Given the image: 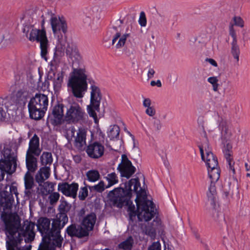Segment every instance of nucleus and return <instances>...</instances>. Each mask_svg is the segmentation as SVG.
I'll return each mask as SVG.
<instances>
[{"label":"nucleus","mask_w":250,"mask_h":250,"mask_svg":"<svg viewBox=\"0 0 250 250\" xmlns=\"http://www.w3.org/2000/svg\"><path fill=\"white\" fill-rule=\"evenodd\" d=\"M120 128L117 125L110 126L107 132V136L110 140H113L119 137Z\"/></svg>","instance_id":"34"},{"label":"nucleus","mask_w":250,"mask_h":250,"mask_svg":"<svg viewBox=\"0 0 250 250\" xmlns=\"http://www.w3.org/2000/svg\"><path fill=\"white\" fill-rule=\"evenodd\" d=\"M4 35L2 33H0V46L2 47L6 44V41L4 40Z\"/></svg>","instance_id":"61"},{"label":"nucleus","mask_w":250,"mask_h":250,"mask_svg":"<svg viewBox=\"0 0 250 250\" xmlns=\"http://www.w3.org/2000/svg\"><path fill=\"white\" fill-rule=\"evenodd\" d=\"M239 193L238 188L235 183L233 184L232 186V191L231 193H229V190H226L224 188L223 196L226 199H229V197H232L233 195H237Z\"/></svg>","instance_id":"38"},{"label":"nucleus","mask_w":250,"mask_h":250,"mask_svg":"<svg viewBox=\"0 0 250 250\" xmlns=\"http://www.w3.org/2000/svg\"><path fill=\"white\" fill-rule=\"evenodd\" d=\"M151 102L150 99L149 98H146L143 101V104L144 107L147 108V107L151 106Z\"/></svg>","instance_id":"55"},{"label":"nucleus","mask_w":250,"mask_h":250,"mask_svg":"<svg viewBox=\"0 0 250 250\" xmlns=\"http://www.w3.org/2000/svg\"><path fill=\"white\" fill-rule=\"evenodd\" d=\"M26 166L27 171L34 172L37 169V159L34 154L26 153Z\"/></svg>","instance_id":"26"},{"label":"nucleus","mask_w":250,"mask_h":250,"mask_svg":"<svg viewBox=\"0 0 250 250\" xmlns=\"http://www.w3.org/2000/svg\"><path fill=\"white\" fill-rule=\"evenodd\" d=\"M153 126L156 131H159L162 128V124L160 120L156 118H153Z\"/></svg>","instance_id":"47"},{"label":"nucleus","mask_w":250,"mask_h":250,"mask_svg":"<svg viewBox=\"0 0 250 250\" xmlns=\"http://www.w3.org/2000/svg\"><path fill=\"white\" fill-rule=\"evenodd\" d=\"M55 185V183L47 181L44 183V188L48 193H50L54 190Z\"/></svg>","instance_id":"45"},{"label":"nucleus","mask_w":250,"mask_h":250,"mask_svg":"<svg viewBox=\"0 0 250 250\" xmlns=\"http://www.w3.org/2000/svg\"><path fill=\"white\" fill-rule=\"evenodd\" d=\"M206 166L208 167V174L210 179L213 181H217L220 178V169L217 157L212 152L205 154Z\"/></svg>","instance_id":"11"},{"label":"nucleus","mask_w":250,"mask_h":250,"mask_svg":"<svg viewBox=\"0 0 250 250\" xmlns=\"http://www.w3.org/2000/svg\"><path fill=\"white\" fill-rule=\"evenodd\" d=\"M234 21V24L242 27L244 26V21L240 17H234L233 18Z\"/></svg>","instance_id":"49"},{"label":"nucleus","mask_w":250,"mask_h":250,"mask_svg":"<svg viewBox=\"0 0 250 250\" xmlns=\"http://www.w3.org/2000/svg\"><path fill=\"white\" fill-rule=\"evenodd\" d=\"M6 116V113L2 107L0 106V120H4Z\"/></svg>","instance_id":"60"},{"label":"nucleus","mask_w":250,"mask_h":250,"mask_svg":"<svg viewBox=\"0 0 250 250\" xmlns=\"http://www.w3.org/2000/svg\"><path fill=\"white\" fill-rule=\"evenodd\" d=\"M227 162L229 165V171H231L232 174L234 175L235 173L234 164L235 162L233 159H230V160H227Z\"/></svg>","instance_id":"50"},{"label":"nucleus","mask_w":250,"mask_h":250,"mask_svg":"<svg viewBox=\"0 0 250 250\" xmlns=\"http://www.w3.org/2000/svg\"><path fill=\"white\" fill-rule=\"evenodd\" d=\"M40 148V139L37 134H35L30 140L29 147L26 151L27 154H34L35 156H39L41 153Z\"/></svg>","instance_id":"17"},{"label":"nucleus","mask_w":250,"mask_h":250,"mask_svg":"<svg viewBox=\"0 0 250 250\" xmlns=\"http://www.w3.org/2000/svg\"><path fill=\"white\" fill-rule=\"evenodd\" d=\"M10 192L13 194H15L16 195H17L18 191H17V187L14 186H11L10 188Z\"/></svg>","instance_id":"64"},{"label":"nucleus","mask_w":250,"mask_h":250,"mask_svg":"<svg viewBox=\"0 0 250 250\" xmlns=\"http://www.w3.org/2000/svg\"><path fill=\"white\" fill-rule=\"evenodd\" d=\"M60 198V194L57 192L50 193L49 196V202L51 205L56 204L59 200Z\"/></svg>","instance_id":"42"},{"label":"nucleus","mask_w":250,"mask_h":250,"mask_svg":"<svg viewBox=\"0 0 250 250\" xmlns=\"http://www.w3.org/2000/svg\"><path fill=\"white\" fill-rule=\"evenodd\" d=\"M88 195V190L86 187L81 188L79 193V198L81 200H84Z\"/></svg>","instance_id":"46"},{"label":"nucleus","mask_w":250,"mask_h":250,"mask_svg":"<svg viewBox=\"0 0 250 250\" xmlns=\"http://www.w3.org/2000/svg\"><path fill=\"white\" fill-rule=\"evenodd\" d=\"M206 61L207 62H208L211 65L217 67V63L213 59L211 58H207L206 59Z\"/></svg>","instance_id":"58"},{"label":"nucleus","mask_w":250,"mask_h":250,"mask_svg":"<svg viewBox=\"0 0 250 250\" xmlns=\"http://www.w3.org/2000/svg\"><path fill=\"white\" fill-rule=\"evenodd\" d=\"M104 147L99 142H95L89 144L86 149L88 156L92 159H98L104 154Z\"/></svg>","instance_id":"15"},{"label":"nucleus","mask_w":250,"mask_h":250,"mask_svg":"<svg viewBox=\"0 0 250 250\" xmlns=\"http://www.w3.org/2000/svg\"><path fill=\"white\" fill-rule=\"evenodd\" d=\"M201 153V158L202 160L205 161V155L208 153H211V149L209 146L208 140L207 137L206 133L204 131V136L200 142V144L198 145Z\"/></svg>","instance_id":"22"},{"label":"nucleus","mask_w":250,"mask_h":250,"mask_svg":"<svg viewBox=\"0 0 250 250\" xmlns=\"http://www.w3.org/2000/svg\"><path fill=\"white\" fill-rule=\"evenodd\" d=\"M27 95L28 91L26 90L20 89L18 90L16 94V103L20 104L24 103Z\"/></svg>","instance_id":"31"},{"label":"nucleus","mask_w":250,"mask_h":250,"mask_svg":"<svg viewBox=\"0 0 250 250\" xmlns=\"http://www.w3.org/2000/svg\"><path fill=\"white\" fill-rule=\"evenodd\" d=\"M105 188L104 183L103 181H101L98 184L94 186L89 187L90 191H94L99 193L102 192Z\"/></svg>","instance_id":"40"},{"label":"nucleus","mask_w":250,"mask_h":250,"mask_svg":"<svg viewBox=\"0 0 250 250\" xmlns=\"http://www.w3.org/2000/svg\"><path fill=\"white\" fill-rule=\"evenodd\" d=\"M208 82L212 85L213 90L214 91H217L218 89V79L216 77H210L208 79Z\"/></svg>","instance_id":"41"},{"label":"nucleus","mask_w":250,"mask_h":250,"mask_svg":"<svg viewBox=\"0 0 250 250\" xmlns=\"http://www.w3.org/2000/svg\"><path fill=\"white\" fill-rule=\"evenodd\" d=\"M4 223L6 250H22L20 245L23 237H25L26 243H30L34 240V223L26 220L21 226L18 217L9 216L4 220Z\"/></svg>","instance_id":"2"},{"label":"nucleus","mask_w":250,"mask_h":250,"mask_svg":"<svg viewBox=\"0 0 250 250\" xmlns=\"http://www.w3.org/2000/svg\"><path fill=\"white\" fill-rule=\"evenodd\" d=\"M224 144H226V145H225L223 151H232V145L229 142H227Z\"/></svg>","instance_id":"57"},{"label":"nucleus","mask_w":250,"mask_h":250,"mask_svg":"<svg viewBox=\"0 0 250 250\" xmlns=\"http://www.w3.org/2000/svg\"><path fill=\"white\" fill-rule=\"evenodd\" d=\"M86 176L89 181L94 182L98 181L100 178L99 171L97 170H90L86 173Z\"/></svg>","instance_id":"35"},{"label":"nucleus","mask_w":250,"mask_h":250,"mask_svg":"<svg viewBox=\"0 0 250 250\" xmlns=\"http://www.w3.org/2000/svg\"><path fill=\"white\" fill-rule=\"evenodd\" d=\"M211 212L212 217L217 225L221 228L224 227L226 226V221L223 213L217 210L215 206L212 207Z\"/></svg>","instance_id":"28"},{"label":"nucleus","mask_w":250,"mask_h":250,"mask_svg":"<svg viewBox=\"0 0 250 250\" xmlns=\"http://www.w3.org/2000/svg\"><path fill=\"white\" fill-rule=\"evenodd\" d=\"M17 159L14 157L8 156L5 160L0 161V173L3 179L5 173L12 174L17 167Z\"/></svg>","instance_id":"13"},{"label":"nucleus","mask_w":250,"mask_h":250,"mask_svg":"<svg viewBox=\"0 0 250 250\" xmlns=\"http://www.w3.org/2000/svg\"><path fill=\"white\" fill-rule=\"evenodd\" d=\"M105 178L108 181V185L106 187V188H109L118 182V177L115 172L107 174Z\"/></svg>","instance_id":"37"},{"label":"nucleus","mask_w":250,"mask_h":250,"mask_svg":"<svg viewBox=\"0 0 250 250\" xmlns=\"http://www.w3.org/2000/svg\"><path fill=\"white\" fill-rule=\"evenodd\" d=\"M224 156L227 160L232 159V151H223Z\"/></svg>","instance_id":"54"},{"label":"nucleus","mask_w":250,"mask_h":250,"mask_svg":"<svg viewBox=\"0 0 250 250\" xmlns=\"http://www.w3.org/2000/svg\"><path fill=\"white\" fill-rule=\"evenodd\" d=\"M88 117L84 109L78 103H73L67 108L64 120L69 124H83Z\"/></svg>","instance_id":"7"},{"label":"nucleus","mask_w":250,"mask_h":250,"mask_svg":"<svg viewBox=\"0 0 250 250\" xmlns=\"http://www.w3.org/2000/svg\"><path fill=\"white\" fill-rule=\"evenodd\" d=\"M117 169L120 173L121 176L129 179L135 173L136 168L132 164L125 165H119Z\"/></svg>","instance_id":"21"},{"label":"nucleus","mask_w":250,"mask_h":250,"mask_svg":"<svg viewBox=\"0 0 250 250\" xmlns=\"http://www.w3.org/2000/svg\"><path fill=\"white\" fill-rule=\"evenodd\" d=\"M78 188L79 185L76 183L69 184L67 182H62L59 183L58 189L63 195L75 199L77 197Z\"/></svg>","instance_id":"14"},{"label":"nucleus","mask_w":250,"mask_h":250,"mask_svg":"<svg viewBox=\"0 0 250 250\" xmlns=\"http://www.w3.org/2000/svg\"><path fill=\"white\" fill-rule=\"evenodd\" d=\"M51 25L52 31L55 36L57 37L58 43L56 47L54 53L53 62L57 64L61 61V58L64 55L66 41L65 36L62 34V32L64 35L67 32V24L66 21L62 19L57 18L51 15Z\"/></svg>","instance_id":"4"},{"label":"nucleus","mask_w":250,"mask_h":250,"mask_svg":"<svg viewBox=\"0 0 250 250\" xmlns=\"http://www.w3.org/2000/svg\"><path fill=\"white\" fill-rule=\"evenodd\" d=\"M148 250H161L160 243L159 241L153 243L149 247Z\"/></svg>","instance_id":"52"},{"label":"nucleus","mask_w":250,"mask_h":250,"mask_svg":"<svg viewBox=\"0 0 250 250\" xmlns=\"http://www.w3.org/2000/svg\"><path fill=\"white\" fill-rule=\"evenodd\" d=\"M25 190V196L30 198L32 193V188L34 186V178L31 173L27 171L24 176Z\"/></svg>","instance_id":"19"},{"label":"nucleus","mask_w":250,"mask_h":250,"mask_svg":"<svg viewBox=\"0 0 250 250\" xmlns=\"http://www.w3.org/2000/svg\"><path fill=\"white\" fill-rule=\"evenodd\" d=\"M71 208L70 204L65 201H62L58 207L59 213L57 214L56 217L53 219V227L56 229V227H64L68 222V218L67 213Z\"/></svg>","instance_id":"12"},{"label":"nucleus","mask_w":250,"mask_h":250,"mask_svg":"<svg viewBox=\"0 0 250 250\" xmlns=\"http://www.w3.org/2000/svg\"><path fill=\"white\" fill-rule=\"evenodd\" d=\"M87 74L84 68H73L67 85L70 87L74 97L82 98L87 89Z\"/></svg>","instance_id":"5"},{"label":"nucleus","mask_w":250,"mask_h":250,"mask_svg":"<svg viewBox=\"0 0 250 250\" xmlns=\"http://www.w3.org/2000/svg\"><path fill=\"white\" fill-rule=\"evenodd\" d=\"M53 219L50 228V220L46 217H41L37 222V228L42 235V241L38 250H55V248H61L63 237L61 235V230L63 228L60 226L53 227Z\"/></svg>","instance_id":"3"},{"label":"nucleus","mask_w":250,"mask_h":250,"mask_svg":"<svg viewBox=\"0 0 250 250\" xmlns=\"http://www.w3.org/2000/svg\"><path fill=\"white\" fill-rule=\"evenodd\" d=\"M90 104L87 106V111L90 117H92L95 122L98 120L96 112L100 111V105L102 100V93L100 88L94 84L90 86Z\"/></svg>","instance_id":"10"},{"label":"nucleus","mask_w":250,"mask_h":250,"mask_svg":"<svg viewBox=\"0 0 250 250\" xmlns=\"http://www.w3.org/2000/svg\"><path fill=\"white\" fill-rule=\"evenodd\" d=\"M229 35L231 36L232 39V41L231 43H237V39L235 31L233 28V24H231L230 25L229 27Z\"/></svg>","instance_id":"44"},{"label":"nucleus","mask_w":250,"mask_h":250,"mask_svg":"<svg viewBox=\"0 0 250 250\" xmlns=\"http://www.w3.org/2000/svg\"><path fill=\"white\" fill-rule=\"evenodd\" d=\"M41 162L42 165L47 167V165L49 166L53 162L52 155L51 153L48 152H43L40 157Z\"/></svg>","instance_id":"32"},{"label":"nucleus","mask_w":250,"mask_h":250,"mask_svg":"<svg viewBox=\"0 0 250 250\" xmlns=\"http://www.w3.org/2000/svg\"><path fill=\"white\" fill-rule=\"evenodd\" d=\"M221 139L223 143L229 142L231 140L233 136L232 130L231 127L226 123L220 125Z\"/></svg>","instance_id":"25"},{"label":"nucleus","mask_w":250,"mask_h":250,"mask_svg":"<svg viewBox=\"0 0 250 250\" xmlns=\"http://www.w3.org/2000/svg\"><path fill=\"white\" fill-rule=\"evenodd\" d=\"M48 105V98L44 94L37 93L31 99L28 104L29 115L35 120L42 119L44 115Z\"/></svg>","instance_id":"6"},{"label":"nucleus","mask_w":250,"mask_h":250,"mask_svg":"<svg viewBox=\"0 0 250 250\" xmlns=\"http://www.w3.org/2000/svg\"><path fill=\"white\" fill-rule=\"evenodd\" d=\"M132 164L131 161L129 160L125 154L122 155V162L119 165H125Z\"/></svg>","instance_id":"53"},{"label":"nucleus","mask_w":250,"mask_h":250,"mask_svg":"<svg viewBox=\"0 0 250 250\" xmlns=\"http://www.w3.org/2000/svg\"><path fill=\"white\" fill-rule=\"evenodd\" d=\"M146 113L151 117H153L156 114V110L154 106H151L147 108L146 110Z\"/></svg>","instance_id":"51"},{"label":"nucleus","mask_w":250,"mask_h":250,"mask_svg":"<svg viewBox=\"0 0 250 250\" xmlns=\"http://www.w3.org/2000/svg\"><path fill=\"white\" fill-rule=\"evenodd\" d=\"M66 232L71 237L76 236L79 238H82L87 236L88 232L82 227H77L75 224H72L68 226Z\"/></svg>","instance_id":"18"},{"label":"nucleus","mask_w":250,"mask_h":250,"mask_svg":"<svg viewBox=\"0 0 250 250\" xmlns=\"http://www.w3.org/2000/svg\"><path fill=\"white\" fill-rule=\"evenodd\" d=\"M130 201L129 199H128V204H125V205L128 206V211H129V215L130 217L131 218L133 216H135L136 215L138 216V208L137 207V210L135 211V206L134 205H132V203L131 204H129Z\"/></svg>","instance_id":"43"},{"label":"nucleus","mask_w":250,"mask_h":250,"mask_svg":"<svg viewBox=\"0 0 250 250\" xmlns=\"http://www.w3.org/2000/svg\"><path fill=\"white\" fill-rule=\"evenodd\" d=\"M39 76H37L35 77L34 76H31V77L30 78V81L31 83H33V84L34 85L33 87H36L37 89V84L36 83V80L37 78H39Z\"/></svg>","instance_id":"59"},{"label":"nucleus","mask_w":250,"mask_h":250,"mask_svg":"<svg viewBox=\"0 0 250 250\" xmlns=\"http://www.w3.org/2000/svg\"><path fill=\"white\" fill-rule=\"evenodd\" d=\"M97 220V216L95 213L91 212L87 214L83 219L82 225L85 230L88 232L93 230Z\"/></svg>","instance_id":"20"},{"label":"nucleus","mask_w":250,"mask_h":250,"mask_svg":"<svg viewBox=\"0 0 250 250\" xmlns=\"http://www.w3.org/2000/svg\"><path fill=\"white\" fill-rule=\"evenodd\" d=\"M123 21L117 20L112 23L110 32L113 35L112 45L116 49H120L124 46L127 39L130 37L129 33H123L122 31Z\"/></svg>","instance_id":"8"},{"label":"nucleus","mask_w":250,"mask_h":250,"mask_svg":"<svg viewBox=\"0 0 250 250\" xmlns=\"http://www.w3.org/2000/svg\"><path fill=\"white\" fill-rule=\"evenodd\" d=\"M42 29H33L30 33L29 40L31 41H36L40 43L41 56L45 60H47L46 55L47 53L48 40L46 35L43 24L44 23V16H42Z\"/></svg>","instance_id":"9"},{"label":"nucleus","mask_w":250,"mask_h":250,"mask_svg":"<svg viewBox=\"0 0 250 250\" xmlns=\"http://www.w3.org/2000/svg\"><path fill=\"white\" fill-rule=\"evenodd\" d=\"M160 225V221L154 219L152 223L150 225L146 226L144 232L146 235L150 236L151 238L154 239L156 236V227Z\"/></svg>","instance_id":"30"},{"label":"nucleus","mask_w":250,"mask_h":250,"mask_svg":"<svg viewBox=\"0 0 250 250\" xmlns=\"http://www.w3.org/2000/svg\"><path fill=\"white\" fill-rule=\"evenodd\" d=\"M231 49L230 52L234 59L236 60L238 63L239 60V55L240 53L239 46L238 43H230Z\"/></svg>","instance_id":"36"},{"label":"nucleus","mask_w":250,"mask_h":250,"mask_svg":"<svg viewBox=\"0 0 250 250\" xmlns=\"http://www.w3.org/2000/svg\"><path fill=\"white\" fill-rule=\"evenodd\" d=\"M210 179V185L208 188V191L207 192L208 200L212 207L215 206L216 190L215 186V183L217 181H213L212 179Z\"/></svg>","instance_id":"29"},{"label":"nucleus","mask_w":250,"mask_h":250,"mask_svg":"<svg viewBox=\"0 0 250 250\" xmlns=\"http://www.w3.org/2000/svg\"><path fill=\"white\" fill-rule=\"evenodd\" d=\"M41 79V77L39 76V77L37 78L36 80V83L37 84V89L44 91L48 88L49 82L47 80H45L43 83H42L40 81Z\"/></svg>","instance_id":"39"},{"label":"nucleus","mask_w":250,"mask_h":250,"mask_svg":"<svg viewBox=\"0 0 250 250\" xmlns=\"http://www.w3.org/2000/svg\"><path fill=\"white\" fill-rule=\"evenodd\" d=\"M86 131L85 129L79 128L75 137V145L78 148L81 149L86 145Z\"/></svg>","instance_id":"23"},{"label":"nucleus","mask_w":250,"mask_h":250,"mask_svg":"<svg viewBox=\"0 0 250 250\" xmlns=\"http://www.w3.org/2000/svg\"><path fill=\"white\" fill-rule=\"evenodd\" d=\"M63 107L62 104H58L53 108L51 114L50 115L51 123L54 125H61L64 121Z\"/></svg>","instance_id":"16"},{"label":"nucleus","mask_w":250,"mask_h":250,"mask_svg":"<svg viewBox=\"0 0 250 250\" xmlns=\"http://www.w3.org/2000/svg\"><path fill=\"white\" fill-rule=\"evenodd\" d=\"M136 194L135 202L138 208V218L140 221H148L154 217V205L152 201L148 200L146 191L140 187L138 178H133L125 183L124 187L115 188L110 191L107 196V201L111 206L122 208L128 204V199L132 196V186Z\"/></svg>","instance_id":"1"},{"label":"nucleus","mask_w":250,"mask_h":250,"mask_svg":"<svg viewBox=\"0 0 250 250\" xmlns=\"http://www.w3.org/2000/svg\"><path fill=\"white\" fill-rule=\"evenodd\" d=\"M150 85L152 86L157 85L159 87H160L162 86V83L160 80H157L156 82H155L154 81H152L150 82Z\"/></svg>","instance_id":"62"},{"label":"nucleus","mask_w":250,"mask_h":250,"mask_svg":"<svg viewBox=\"0 0 250 250\" xmlns=\"http://www.w3.org/2000/svg\"><path fill=\"white\" fill-rule=\"evenodd\" d=\"M139 23L141 26H145L146 24V19L144 12L142 11L140 14Z\"/></svg>","instance_id":"48"},{"label":"nucleus","mask_w":250,"mask_h":250,"mask_svg":"<svg viewBox=\"0 0 250 250\" xmlns=\"http://www.w3.org/2000/svg\"><path fill=\"white\" fill-rule=\"evenodd\" d=\"M155 73V70L153 68H149L147 72L148 79H151L154 77V75Z\"/></svg>","instance_id":"56"},{"label":"nucleus","mask_w":250,"mask_h":250,"mask_svg":"<svg viewBox=\"0 0 250 250\" xmlns=\"http://www.w3.org/2000/svg\"><path fill=\"white\" fill-rule=\"evenodd\" d=\"M64 74L65 72L62 69L59 72L56 76H55V72L53 73V75L55 77L53 79V87L55 91H59L61 88Z\"/></svg>","instance_id":"27"},{"label":"nucleus","mask_w":250,"mask_h":250,"mask_svg":"<svg viewBox=\"0 0 250 250\" xmlns=\"http://www.w3.org/2000/svg\"><path fill=\"white\" fill-rule=\"evenodd\" d=\"M233 185V184H232L231 183H228L227 185H225L224 188L226 189V190H229V193H231L232 191V186Z\"/></svg>","instance_id":"63"},{"label":"nucleus","mask_w":250,"mask_h":250,"mask_svg":"<svg viewBox=\"0 0 250 250\" xmlns=\"http://www.w3.org/2000/svg\"><path fill=\"white\" fill-rule=\"evenodd\" d=\"M49 167H43L40 168L35 176V180L40 186L44 183V181L47 179L50 176Z\"/></svg>","instance_id":"24"},{"label":"nucleus","mask_w":250,"mask_h":250,"mask_svg":"<svg viewBox=\"0 0 250 250\" xmlns=\"http://www.w3.org/2000/svg\"><path fill=\"white\" fill-rule=\"evenodd\" d=\"M133 243V239L131 236H129L127 239L120 243L118 247L119 249L124 250H131Z\"/></svg>","instance_id":"33"}]
</instances>
